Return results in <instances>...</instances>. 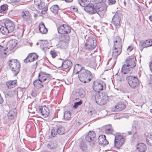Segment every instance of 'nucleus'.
Returning a JSON list of instances; mask_svg holds the SVG:
<instances>
[{
	"instance_id": "nucleus-2",
	"label": "nucleus",
	"mask_w": 152,
	"mask_h": 152,
	"mask_svg": "<svg viewBox=\"0 0 152 152\" xmlns=\"http://www.w3.org/2000/svg\"><path fill=\"white\" fill-rule=\"evenodd\" d=\"M79 80L84 83L90 82L92 78V75L91 72L88 70L85 69H82L78 75Z\"/></svg>"
},
{
	"instance_id": "nucleus-8",
	"label": "nucleus",
	"mask_w": 152,
	"mask_h": 152,
	"mask_svg": "<svg viewBox=\"0 0 152 152\" xmlns=\"http://www.w3.org/2000/svg\"><path fill=\"white\" fill-rule=\"evenodd\" d=\"M96 45V41L95 38L90 37L88 40L85 44L86 49L88 50L94 49Z\"/></svg>"
},
{
	"instance_id": "nucleus-53",
	"label": "nucleus",
	"mask_w": 152,
	"mask_h": 152,
	"mask_svg": "<svg viewBox=\"0 0 152 152\" xmlns=\"http://www.w3.org/2000/svg\"><path fill=\"white\" fill-rule=\"evenodd\" d=\"M50 53L53 58H55L56 56V53L54 50H51Z\"/></svg>"
},
{
	"instance_id": "nucleus-58",
	"label": "nucleus",
	"mask_w": 152,
	"mask_h": 152,
	"mask_svg": "<svg viewBox=\"0 0 152 152\" xmlns=\"http://www.w3.org/2000/svg\"><path fill=\"white\" fill-rule=\"evenodd\" d=\"M116 80L118 82H121V77L119 76H117L116 78Z\"/></svg>"
},
{
	"instance_id": "nucleus-39",
	"label": "nucleus",
	"mask_w": 152,
	"mask_h": 152,
	"mask_svg": "<svg viewBox=\"0 0 152 152\" xmlns=\"http://www.w3.org/2000/svg\"><path fill=\"white\" fill-rule=\"evenodd\" d=\"M51 12L55 14H56L58 13V11L59 10L58 6L55 5L52 6L50 8Z\"/></svg>"
},
{
	"instance_id": "nucleus-26",
	"label": "nucleus",
	"mask_w": 152,
	"mask_h": 152,
	"mask_svg": "<svg viewBox=\"0 0 152 152\" xmlns=\"http://www.w3.org/2000/svg\"><path fill=\"white\" fill-rule=\"evenodd\" d=\"M140 45L144 48H147L152 46V40L148 39L145 41L141 42Z\"/></svg>"
},
{
	"instance_id": "nucleus-29",
	"label": "nucleus",
	"mask_w": 152,
	"mask_h": 152,
	"mask_svg": "<svg viewBox=\"0 0 152 152\" xmlns=\"http://www.w3.org/2000/svg\"><path fill=\"white\" fill-rule=\"evenodd\" d=\"M57 145V142L54 141L49 142L47 145V147L48 148L51 149H55L56 148Z\"/></svg>"
},
{
	"instance_id": "nucleus-25",
	"label": "nucleus",
	"mask_w": 152,
	"mask_h": 152,
	"mask_svg": "<svg viewBox=\"0 0 152 152\" xmlns=\"http://www.w3.org/2000/svg\"><path fill=\"white\" fill-rule=\"evenodd\" d=\"M21 15L24 20L28 21L30 20L31 15L28 11H23L22 12Z\"/></svg>"
},
{
	"instance_id": "nucleus-47",
	"label": "nucleus",
	"mask_w": 152,
	"mask_h": 152,
	"mask_svg": "<svg viewBox=\"0 0 152 152\" xmlns=\"http://www.w3.org/2000/svg\"><path fill=\"white\" fill-rule=\"evenodd\" d=\"M24 28L23 27H22V28H18L17 32H19L18 33V34L21 35L23 34L24 32Z\"/></svg>"
},
{
	"instance_id": "nucleus-38",
	"label": "nucleus",
	"mask_w": 152,
	"mask_h": 152,
	"mask_svg": "<svg viewBox=\"0 0 152 152\" xmlns=\"http://www.w3.org/2000/svg\"><path fill=\"white\" fill-rule=\"evenodd\" d=\"M146 141L148 145H152V133L148 134L146 137Z\"/></svg>"
},
{
	"instance_id": "nucleus-9",
	"label": "nucleus",
	"mask_w": 152,
	"mask_h": 152,
	"mask_svg": "<svg viewBox=\"0 0 152 152\" xmlns=\"http://www.w3.org/2000/svg\"><path fill=\"white\" fill-rule=\"evenodd\" d=\"M94 85L93 87L94 90L98 92L100 91L105 89L106 88L105 83L102 80L94 82Z\"/></svg>"
},
{
	"instance_id": "nucleus-12",
	"label": "nucleus",
	"mask_w": 152,
	"mask_h": 152,
	"mask_svg": "<svg viewBox=\"0 0 152 152\" xmlns=\"http://www.w3.org/2000/svg\"><path fill=\"white\" fill-rule=\"evenodd\" d=\"M85 139L86 141L90 143V145H92L94 144L96 140V134L93 131H90L85 136Z\"/></svg>"
},
{
	"instance_id": "nucleus-45",
	"label": "nucleus",
	"mask_w": 152,
	"mask_h": 152,
	"mask_svg": "<svg viewBox=\"0 0 152 152\" xmlns=\"http://www.w3.org/2000/svg\"><path fill=\"white\" fill-rule=\"evenodd\" d=\"M105 130L106 133L108 134H112L113 132V130L111 127L106 128Z\"/></svg>"
},
{
	"instance_id": "nucleus-48",
	"label": "nucleus",
	"mask_w": 152,
	"mask_h": 152,
	"mask_svg": "<svg viewBox=\"0 0 152 152\" xmlns=\"http://www.w3.org/2000/svg\"><path fill=\"white\" fill-rule=\"evenodd\" d=\"M97 59H99L100 61L101 60V58L99 56L96 57V58L93 57L91 58V60L93 61L91 62V61L90 64H94L96 61V60Z\"/></svg>"
},
{
	"instance_id": "nucleus-42",
	"label": "nucleus",
	"mask_w": 152,
	"mask_h": 152,
	"mask_svg": "<svg viewBox=\"0 0 152 152\" xmlns=\"http://www.w3.org/2000/svg\"><path fill=\"white\" fill-rule=\"evenodd\" d=\"M105 8L100 5V4L96 5V13L99 12H101Z\"/></svg>"
},
{
	"instance_id": "nucleus-20",
	"label": "nucleus",
	"mask_w": 152,
	"mask_h": 152,
	"mask_svg": "<svg viewBox=\"0 0 152 152\" xmlns=\"http://www.w3.org/2000/svg\"><path fill=\"white\" fill-rule=\"evenodd\" d=\"M112 51V56L113 60L116 59L118 56L121 53L122 48L113 47Z\"/></svg>"
},
{
	"instance_id": "nucleus-14",
	"label": "nucleus",
	"mask_w": 152,
	"mask_h": 152,
	"mask_svg": "<svg viewBox=\"0 0 152 152\" xmlns=\"http://www.w3.org/2000/svg\"><path fill=\"white\" fill-rule=\"evenodd\" d=\"M85 10L87 12L90 14H93L96 13V6L93 4H89L84 8Z\"/></svg>"
},
{
	"instance_id": "nucleus-10",
	"label": "nucleus",
	"mask_w": 152,
	"mask_h": 152,
	"mask_svg": "<svg viewBox=\"0 0 152 152\" xmlns=\"http://www.w3.org/2000/svg\"><path fill=\"white\" fill-rule=\"evenodd\" d=\"M125 139L122 135L117 134L115 136L114 140L115 146L117 148H119L124 143Z\"/></svg>"
},
{
	"instance_id": "nucleus-16",
	"label": "nucleus",
	"mask_w": 152,
	"mask_h": 152,
	"mask_svg": "<svg viewBox=\"0 0 152 152\" xmlns=\"http://www.w3.org/2000/svg\"><path fill=\"white\" fill-rule=\"evenodd\" d=\"M3 25L6 26L10 33L12 32L15 28L14 23L10 20H6L4 23H3Z\"/></svg>"
},
{
	"instance_id": "nucleus-41",
	"label": "nucleus",
	"mask_w": 152,
	"mask_h": 152,
	"mask_svg": "<svg viewBox=\"0 0 152 152\" xmlns=\"http://www.w3.org/2000/svg\"><path fill=\"white\" fill-rule=\"evenodd\" d=\"M80 148L83 151H86L87 149L86 144L83 141H82L79 145Z\"/></svg>"
},
{
	"instance_id": "nucleus-23",
	"label": "nucleus",
	"mask_w": 152,
	"mask_h": 152,
	"mask_svg": "<svg viewBox=\"0 0 152 152\" xmlns=\"http://www.w3.org/2000/svg\"><path fill=\"white\" fill-rule=\"evenodd\" d=\"M137 148L140 152H144L146 151L147 149L145 145L142 143L137 144Z\"/></svg>"
},
{
	"instance_id": "nucleus-37",
	"label": "nucleus",
	"mask_w": 152,
	"mask_h": 152,
	"mask_svg": "<svg viewBox=\"0 0 152 152\" xmlns=\"http://www.w3.org/2000/svg\"><path fill=\"white\" fill-rule=\"evenodd\" d=\"M75 71H77V72L76 74L78 73L79 72V74L81 73V72L82 69H84L83 67H82L81 65L79 64H77L75 65L74 68Z\"/></svg>"
},
{
	"instance_id": "nucleus-46",
	"label": "nucleus",
	"mask_w": 152,
	"mask_h": 152,
	"mask_svg": "<svg viewBox=\"0 0 152 152\" xmlns=\"http://www.w3.org/2000/svg\"><path fill=\"white\" fill-rule=\"evenodd\" d=\"M15 114H13L9 112L8 115V120H10L11 121H13L15 117Z\"/></svg>"
},
{
	"instance_id": "nucleus-49",
	"label": "nucleus",
	"mask_w": 152,
	"mask_h": 152,
	"mask_svg": "<svg viewBox=\"0 0 152 152\" xmlns=\"http://www.w3.org/2000/svg\"><path fill=\"white\" fill-rule=\"evenodd\" d=\"M6 50V48H5L0 45V53H1V54H2L3 53L6 54V53L4 52Z\"/></svg>"
},
{
	"instance_id": "nucleus-18",
	"label": "nucleus",
	"mask_w": 152,
	"mask_h": 152,
	"mask_svg": "<svg viewBox=\"0 0 152 152\" xmlns=\"http://www.w3.org/2000/svg\"><path fill=\"white\" fill-rule=\"evenodd\" d=\"M72 65V62L70 60H66L62 62V64L59 68H62V69H69Z\"/></svg>"
},
{
	"instance_id": "nucleus-57",
	"label": "nucleus",
	"mask_w": 152,
	"mask_h": 152,
	"mask_svg": "<svg viewBox=\"0 0 152 152\" xmlns=\"http://www.w3.org/2000/svg\"><path fill=\"white\" fill-rule=\"evenodd\" d=\"M71 10H72L75 12H77L78 11V9L77 8H75V7L72 6L71 7Z\"/></svg>"
},
{
	"instance_id": "nucleus-61",
	"label": "nucleus",
	"mask_w": 152,
	"mask_h": 152,
	"mask_svg": "<svg viewBox=\"0 0 152 152\" xmlns=\"http://www.w3.org/2000/svg\"><path fill=\"white\" fill-rule=\"evenodd\" d=\"M37 62H36L35 64H33L31 66V68L32 69H35L36 68V67H37Z\"/></svg>"
},
{
	"instance_id": "nucleus-60",
	"label": "nucleus",
	"mask_w": 152,
	"mask_h": 152,
	"mask_svg": "<svg viewBox=\"0 0 152 152\" xmlns=\"http://www.w3.org/2000/svg\"><path fill=\"white\" fill-rule=\"evenodd\" d=\"M108 62L107 63V64H108L109 61L112 59V58L111 57V54L110 55L109 54L108 56Z\"/></svg>"
},
{
	"instance_id": "nucleus-28",
	"label": "nucleus",
	"mask_w": 152,
	"mask_h": 152,
	"mask_svg": "<svg viewBox=\"0 0 152 152\" xmlns=\"http://www.w3.org/2000/svg\"><path fill=\"white\" fill-rule=\"evenodd\" d=\"M100 102H98L100 105H103L107 103L108 101V96L106 95H102Z\"/></svg>"
},
{
	"instance_id": "nucleus-19",
	"label": "nucleus",
	"mask_w": 152,
	"mask_h": 152,
	"mask_svg": "<svg viewBox=\"0 0 152 152\" xmlns=\"http://www.w3.org/2000/svg\"><path fill=\"white\" fill-rule=\"evenodd\" d=\"M98 141L99 144L103 146L108 144V142L106 140V136L104 135H101L99 136Z\"/></svg>"
},
{
	"instance_id": "nucleus-59",
	"label": "nucleus",
	"mask_w": 152,
	"mask_h": 152,
	"mask_svg": "<svg viewBox=\"0 0 152 152\" xmlns=\"http://www.w3.org/2000/svg\"><path fill=\"white\" fill-rule=\"evenodd\" d=\"M31 94L32 96L35 97L37 96V93L35 91H33L31 93Z\"/></svg>"
},
{
	"instance_id": "nucleus-40",
	"label": "nucleus",
	"mask_w": 152,
	"mask_h": 152,
	"mask_svg": "<svg viewBox=\"0 0 152 152\" xmlns=\"http://www.w3.org/2000/svg\"><path fill=\"white\" fill-rule=\"evenodd\" d=\"M77 95H79L80 97H84L86 94L85 91L83 89H79L77 93Z\"/></svg>"
},
{
	"instance_id": "nucleus-3",
	"label": "nucleus",
	"mask_w": 152,
	"mask_h": 152,
	"mask_svg": "<svg viewBox=\"0 0 152 152\" xmlns=\"http://www.w3.org/2000/svg\"><path fill=\"white\" fill-rule=\"evenodd\" d=\"M9 64L13 74L17 75L20 70V63L17 60L11 59L9 61Z\"/></svg>"
},
{
	"instance_id": "nucleus-4",
	"label": "nucleus",
	"mask_w": 152,
	"mask_h": 152,
	"mask_svg": "<svg viewBox=\"0 0 152 152\" xmlns=\"http://www.w3.org/2000/svg\"><path fill=\"white\" fill-rule=\"evenodd\" d=\"M122 15V12L120 11H117L112 18V23L116 28H119L121 26V18Z\"/></svg>"
},
{
	"instance_id": "nucleus-1",
	"label": "nucleus",
	"mask_w": 152,
	"mask_h": 152,
	"mask_svg": "<svg viewBox=\"0 0 152 152\" xmlns=\"http://www.w3.org/2000/svg\"><path fill=\"white\" fill-rule=\"evenodd\" d=\"M38 77L39 79L36 80L33 83L34 86L38 88L43 87L42 82L45 81L47 82H48L51 77L50 74H45L43 72H40L39 74Z\"/></svg>"
},
{
	"instance_id": "nucleus-62",
	"label": "nucleus",
	"mask_w": 152,
	"mask_h": 152,
	"mask_svg": "<svg viewBox=\"0 0 152 152\" xmlns=\"http://www.w3.org/2000/svg\"><path fill=\"white\" fill-rule=\"evenodd\" d=\"M149 65L150 69L151 72H152V61H151Z\"/></svg>"
},
{
	"instance_id": "nucleus-54",
	"label": "nucleus",
	"mask_w": 152,
	"mask_h": 152,
	"mask_svg": "<svg viewBox=\"0 0 152 152\" xmlns=\"http://www.w3.org/2000/svg\"><path fill=\"white\" fill-rule=\"evenodd\" d=\"M103 0H93V1L96 4H100Z\"/></svg>"
},
{
	"instance_id": "nucleus-33",
	"label": "nucleus",
	"mask_w": 152,
	"mask_h": 152,
	"mask_svg": "<svg viewBox=\"0 0 152 152\" xmlns=\"http://www.w3.org/2000/svg\"><path fill=\"white\" fill-rule=\"evenodd\" d=\"M130 68L126 64H124L121 70V74H126L128 73L129 71Z\"/></svg>"
},
{
	"instance_id": "nucleus-6",
	"label": "nucleus",
	"mask_w": 152,
	"mask_h": 152,
	"mask_svg": "<svg viewBox=\"0 0 152 152\" xmlns=\"http://www.w3.org/2000/svg\"><path fill=\"white\" fill-rule=\"evenodd\" d=\"M34 2L35 5L39 9H42L41 12L42 14H45L47 12L48 7L45 6V3L42 0H34Z\"/></svg>"
},
{
	"instance_id": "nucleus-17",
	"label": "nucleus",
	"mask_w": 152,
	"mask_h": 152,
	"mask_svg": "<svg viewBox=\"0 0 152 152\" xmlns=\"http://www.w3.org/2000/svg\"><path fill=\"white\" fill-rule=\"evenodd\" d=\"M136 58L128 57L126 60V65L130 68H133L136 66Z\"/></svg>"
},
{
	"instance_id": "nucleus-36",
	"label": "nucleus",
	"mask_w": 152,
	"mask_h": 152,
	"mask_svg": "<svg viewBox=\"0 0 152 152\" xmlns=\"http://www.w3.org/2000/svg\"><path fill=\"white\" fill-rule=\"evenodd\" d=\"M64 118L66 120H70L71 118V113L69 111H65L64 115Z\"/></svg>"
},
{
	"instance_id": "nucleus-31",
	"label": "nucleus",
	"mask_w": 152,
	"mask_h": 152,
	"mask_svg": "<svg viewBox=\"0 0 152 152\" xmlns=\"http://www.w3.org/2000/svg\"><path fill=\"white\" fill-rule=\"evenodd\" d=\"M114 107L115 111H121L126 107V106L124 104H122L121 102L118 103L115 105Z\"/></svg>"
},
{
	"instance_id": "nucleus-34",
	"label": "nucleus",
	"mask_w": 152,
	"mask_h": 152,
	"mask_svg": "<svg viewBox=\"0 0 152 152\" xmlns=\"http://www.w3.org/2000/svg\"><path fill=\"white\" fill-rule=\"evenodd\" d=\"M78 3L82 7H85L90 3V0H78Z\"/></svg>"
},
{
	"instance_id": "nucleus-50",
	"label": "nucleus",
	"mask_w": 152,
	"mask_h": 152,
	"mask_svg": "<svg viewBox=\"0 0 152 152\" xmlns=\"http://www.w3.org/2000/svg\"><path fill=\"white\" fill-rule=\"evenodd\" d=\"M13 122L14 121H11L10 120H9L8 119H7V120L4 122V123L7 124L8 126H10V125L13 124Z\"/></svg>"
},
{
	"instance_id": "nucleus-51",
	"label": "nucleus",
	"mask_w": 152,
	"mask_h": 152,
	"mask_svg": "<svg viewBox=\"0 0 152 152\" xmlns=\"http://www.w3.org/2000/svg\"><path fill=\"white\" fill-rule=\"evenodd\" d=\"M94 112V110L91 108H89L88 110V114L90 115H92Z\"/></svg>"
},
{
	"instance_id": "nucleus-64",
	"label": "nucleus",
	"mask_w": 152,
	"mask_h": 152,
	"mask_svg": "<svg viewBox=\"0 0 152 152\" xmlns=\"http://www.w3.org/2000/svg\"><path fill=\"white\" fill-rule=\"evenodd\" d=\"M81 124L79 122H77L76 123V125L77 126H79Z\"/></svg>"
},
{
	"instance_id": "nucleus-63",
	"label": "nucleus",
	"mask_w": 152,
	"mask_h": 152,
	"mask_svg": "<svg viewBox=\"0 0 152 152\" xmlns=\"http://www.w3.org/2000/svg\"><path fill=\"white\" fill-rule=\"evenodd\" d=\"M3 102V99L0 94V104H1Z\"/></svg>"
},
{
	"instance_id": "nucleus-13",
	"label": "nucleus",
	"mask_w": 152,
	"mask_h": 152,
	"mask_svg": "<svg viewBox=\"0 0 152 152\" xmlns=\"http://www.w3.org/2000/svg\"><path fill=\"white\" fill-rule=\"evenodd\" d=\"M38 110L39 112L44 118H46L50 114V110L48 107L45 106L43 107L39 106L38 107Z\"/></svg>"
},
{
	"instance_id": "nucleus-52",
	"label": "nucleus",
	"mask_w": 152,
	"mask_h": 152,
	"mask_svg": "<svg viewBox=\"0 0 152 152\" xmlns=\"http://www.w3.org/2000/svg\"><path fill=\"white\" fill-rule=\"evenodd\" d=\"M82 103V101H80L78 102H75L74 106V107L76 108L79 105H80Z\"/></svg>"
},
{
	"instance_id": "nucleus-24",
	"label": "nucleus",
	"mask_w": 152,
	"mask_h": 152,
	"mask_svg": "<svg viewBox=\"0 0 152 152\" xmlns=\"http://www.w3.org/2000/svg\"><path fill=\"white\" fill-rule=\"evenodd\" d=\"M17 82L16 80L8 81L6 83V85L8 88H13L17 85Z\"/></svg>"
},
{
	"instance_id": "nucleus-44",
	"label": "nucleus",
	"mask_w": 152,
	"mask_h": 152,
	"mask_svg": "<svg viewBox=\"0 0 152 152\" xmlns=\"http://www.w3.org/2000/svg\"><path fill=\"white\" fill-rule=\"evenodd\" d=\"M137 127L135 126H133L132 127V129L131 132H129L128 133L129 134H136L137 131Z\"/></svg>"
},
{
	"instance_id": "nucleus-56",
	"label": "nucleus",
	"mask_w": 152,
	"mask_h": 152,
	"mask_svg": "<svg viewBox=\"0 0 152 152\" xmlns=\"http://www.w3.org/2000/svg\"><path fill=\"white\" fill-rule=\"evenodd\" d=\"M133 47L132 46H130L128 47L127 49V51L128 52H130L131 51L133 50Z\"/></svg>"
},
{
	"instance_id": "nucleus-43",
	"label": "nucleus",
	"mask_w": 152,
	"mask_h": 152,
	"mask_svg": "<svg viewBox=\"0 0 152 152\" xmlns=\"http://www.w3.org/2000/svg\"><path fill=\"white\" fill-rule=\"evenodd\" d=\"M7 7V5L4 4L1 6L0 7V13H4Z\"/></svg>"
},
{
	"instance_id": "nucleus-15",
	"label": "nucleus",
	"mask_w": 152,
	"mask_h": 152,
	"mask_svg": "<svg viewBox=\"0 0 152 152\" xmlns=\"http://www.w3.org/2000/svg\"><path fill=\"white\" fill-rule=\"evenodd\" d=\"M38 58V56L36 53H31L29 54L24 59V61L26 63L31 62L36 60Z\"/></svg>"
},
{
	"instance_id": "nucleus-32",
	"label": "nucleus",
	"mask_w": 152,
	"mask_h": 152,
	"mask_svg": "<svg viewBox=\"0 0 152 152\" xmlns=\"http://www.w3.org/2000/svg\"><path fill=\"white\" fill-rule=\"evenodd\" d=\"M1 27L0 28V31L2 34L7 35L10 33L6 26L3 25V23L1 24Z\"/></svg>"
},
{
	"instance_id": "nucleus-30",
	"label": "nucleus",
	"mask_w": 152,
	"mask_h": 152,
	"mask_svg": "<svg viewBox=\"0 0 152 152\" xmlns=\"http://www.w3.org/2000/svg\"><path fill=\"white\" fill-rule=\"evenodd\" d=\"M59 39L60 41L66 43L69 39V36L68 34H62L59 36Z\"/></svg>"
},
{
	"instance_id": "nucleus-27",
	"label": "nucleus",
	"mask_w": 152,
	"mask_h": 152,
	"mask_svg": "<svg viewBox=\"0 0 152 152\" xmlns=\"http://www.w3.org/2000/svg\"><path fill=\"white\" fill-rule=\"evenodd\" d=\"M39 30L42 34H45L48 31V29L45 26L44 23H40L39 25Z\"/></svg>"
},
{
	"instance_id": "nucleus-7",
	"label": "nucleus",
	"mask_w": 152,
	"mask_h": 152,
	"mask_svg": "<svg viewBox=\"0 0 152 152\" xmlns=\"http://www.w3.org/2000/svg\"><path fill=\"white\" fill-rule=\"evenodd\" d=\"M65 132L64 128L61 125H57L52 127L51 134L53 137L55 136L57 134L62 135Z\"/></svg>"
},
{
	"instance_id": "nucleus-11",
	"label": "nucleus",
	"mask_w": 152,
	"mask_h": 152,
	"mask_svg": "<svg viewBox=\"0 0 152 152\" xmlns=\"http://www.w3.org/2000/svg\"><path fill=\"white\" fill-rule=\"evenodd\" d=\"M71 27L69 25L63 24L57 28L58 33L60 34H68L71 31Z\"/></svg>"
},
{
	"instance_id": "nucleus-55",
	"label": "nucleus",
	"mask_w": 152,
	"mask_h": 152,
	"mask_svg": "<svg viewBox=\"0 0 152 152\" xmlns=\"http://www.w3.org/2000/svg\"><path fill=\"white\" fill-rule=\"evenodd\" d=\"M116 1L114 0H109L108 1V3L109 4H114L116 3Z\"/></svg>"
},
{
	"instance_id": "nucleus-5",
	"label": "nucleus",
	"mask_w": 152,
	"mask_h": 152,
	"mask_svg": "<svg viewBox=\"0 0 152 152\" xmlns=\"http://www.w3.org/2000/svg\"><path fill=\"white\" fill-rule=\"evenodd\" d=\"M126 80L129 85L132 88H134L139 85V80L137 77L132 76H128Z\"/></svg>"
},
{
	"instance_id": "nucleus-22",
	"label": "nucleus",
	"mask_w": 152,
	"mask_h": 152,
	"mask_svg": "<svg viewBox=\"0 0 152 152\" xmlns=\"http://www.w3.org/2000/svg\"><path fill=\"white\" fill-rule=\"evenodd\" d=\"M17 44V43L15 40H10L7 45L6 49L8 50H11L14 48Z\"/></svg>"
},
{
	"instance_id": "nucleus-35",
	"label": "nucleus",
	"mask_w": 152,
	"mask_h": 152,
	"mask_svg": "<svg viewBox=\"0 0 152 152\" xmlns=\"http://www.w3.org/2000/svg\"><path fill=\"white\" fill-rule=\"evenodd\" d=\"M102 94L99 92L96 93L94 95V97L96 103L99 104V103L98 102H100L101 99Z\"/></svg>"
},
{
	"instance_id": "nucleus-21",
	"label": "nucleus",
	"mask_w": 152,
	"mask_h": 152,
	"mask_svg": "<svg viewBox=\"0 0 152 152\" xmlns=\"http://www.w3.org/2000/svg\"><path fill=\"white\" fill-rule=\"evenodd\" d=\"M113 47L122 48L121 39L119 37H116L113 40Z\"/></svg>"
}]
</instances>
